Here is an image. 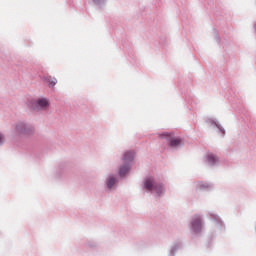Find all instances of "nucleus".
Listing matches in <instances>:
<instances>
[{
	"label": "nucleus",
	"mask_w": 256,
	"mask_h": 256,
	"mask_svg": "<svg viewBox=\"0 0 256 256\" xmlns=\"http://www.w3.org/2000/svg\"><path fill=\"white\" fill-rule=\"evenodd\" d=\"M0 143H3V135L0 134Z\"/></svg>",
	"instance_id": "1a4fd4ad"
},
{
	"label": "nucleus",
	"mask_w": 256,
	"mask_h": 256,
	"mask_svg": "<svg viewBox=\"0 0 256 256\" xmlns=\"http://www.w3.org/2000/svg\"><path fill=\"white\" fill-rule=\"evenodd\" d=\"M181 145V139L180 138H172L170 140V147H179Z\"/></svg>",
	"instance_id": "39448f33"
},
{
	"label": "nucleus",
	"mask_w": 256,
	"mask_h": 256,
	"mask_svg": "<svg viewBox=\"0 0 256 256\" xmlns=\"http://www.w3.org/2000/svg\"><path fill=\"white\" fill-rule=\"evenodd\" d=\"M37 105L40 107V109H47V107H49V100L45 98L38 99Z\"/></svg>",
	"instance_id": "20e7f679"
},
{
	"label": "nucleus",
	"mask_w": 256,
	"mask_h": 256,
	"mask_svg": "<svg viewBox=\"0 0 256 256\" xmlns=\"http://www.w3.org/2000/svg\"><path fill=\"white\" fill-rule=\"evenodd\" d=\"M218 161L219 159L217 158V156L213 154L208 155V163H210V165H215V163H217Z\"/></svg>",
	"instance_id": "423d86ee"
},
{
	"label": "nucleus",
	"mask_w": 256,
	"mask_h": 256,
	"mask_svg": "<svg viewBox=\"0 0 256 256\" xmlns=\"http://www.w3.org/2000/svg\"><path fill=\"white\" fill-rule=\"evenodd\" d=\"M134 157L135 153L131 151H128L124 154L123 162L125 165L120 168V177H125V175L129 173V163L133 161Z\"/></svg>",
	"instance_id": "f257e3e1"
},
{
	"label": "nucleus",
	"mask_w": 256,
	"mask_h": 256,
	"mask_svg": "<svg viewBox=\"0 0 256 256\" xmlns=\"http://www.w3.org/2000/svg\"><path fill=\"white\" fill-rule=\"evenodd\" d=\"M115 183H117V180L114 177H111L107 181V186L109 187V189H111V187H113Z\"/></svg>",
	"instance_id": "6e6552de"
},
{
	"label": "nucleus",
	"mask_w": 256,
	"mask_h": 256,
	"mask_svg": "<svg viewBox=\"0 0 256 256\" xmlns=\"http://www.w3.org/2000/svg\"><path fill=\"white\" fill-rule=\"evenodd\" d=\"M46 82L48 83L49 87H55V85L57 84V79H52L51 77L46 78Z\"/></svg>",
	"instance_id": "0eeeda50"
},
{
	"label": "nucleus",
	"mask_w": 256,
	"mask_h": 256,
	"mask_svg": "<svg viewBox=\"0 0 256 256\" xmlns=\"http://www.w3.org/2000/svg\"><path fill=\"white\" fill-rule=\"evenodd\" d=\"M17 129H18V131H22L23 133H27V131H23V130H21L19 127H17Z\"/></svg>",
	"instance_id": "9d476101"
},
{
	"label": "nucleus",
	"mask_w": 256,
	"mask_h": 256,
	"mask_svg": "<svg viewBox=\"0 0 256 256\" xmlns=\"http://www.w3.org/2000/svg\"><path fill=\"white\" fill-rule=\"evenodd\" d=\"M144 187L148 191H155L158 195L163 193V186L161 184H155L152 178H149L144 182Z\"/></svg>",
	"instance_id": "f03ea898"
},
{
	"label": "nucleus",
	"mask_w": 256,
	"mask_h": 256,
	"mask_svg": "<svg viewBox=\"0 0 256 256\" xmlns=\"http://www.w3.org/2000/svg\"><path fill=\"white\" fill-rule=\"evenodd\" d=\"M201 218L199 216H195L192 220V229L195 233H199L201 231Z\"/></svg>",
	"instance_id": "7ed1b4c3"
},
{
	"label": "nucleus",
	"mask_w": 256,
	"mask_h": 256,
	"mask_svg": "<svg viewBox=\"0 0 256 256\" xmlns=\"http://www.w3.org/2000/svg\"><path fill=\"white\" fill-rule=\"evenodd\" d=\"M166 137H168L169 136V134H164Z\"/></svg>",
	"instance_id": "f8f14e48"
},
{
	"label": "nucleus",
	"mask_w": 256,
	"mask_h": 256,
	"mask_svg": "<svg viewBox=\"0 0 256 256\" xmlns=\"http://www.w3.org/2000/svg\"><path fill=\"white\" fill-rule=\"evenodd\" d=\"M95 3H97V1H99V0H93Z\"/></svg>",
	"instance_id": "9b49d317"
}]
</instances>
